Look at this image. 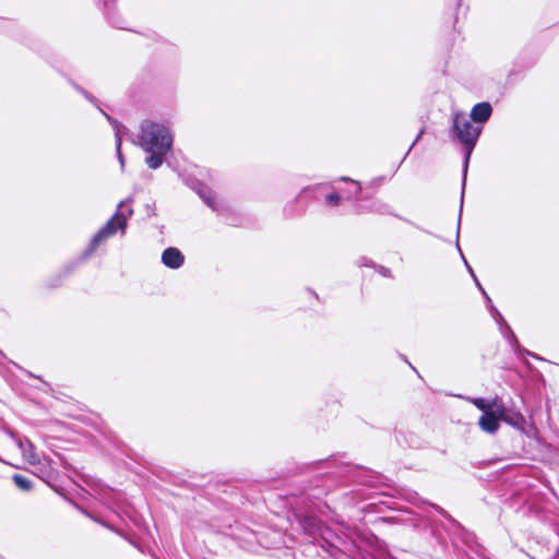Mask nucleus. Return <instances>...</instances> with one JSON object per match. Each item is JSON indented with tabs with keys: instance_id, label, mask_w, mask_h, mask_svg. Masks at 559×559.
Instances as JSON below:
<instances>
[{
	"instance_id": "nucleus-1",
	"label": "nucleus",
	"mask_w": 559,
	"mask_h": 559,
	"mask_svg": "<svg viewBox=\"0 0 559 559\" xmlns=\"http://www.w3.org/2000/svg\"><path fill=\"white\" fill-rule=\"evenodd\" d=\"M228 497L230 501L219 498L222 512L214 514L211 520L217 533L230 537L240 548L250 552H259L261 548L277 549L285 545V535L280 530H253L240 524L237 514L239 504L243 503L242 496L238 491H230Z\"/></svg>"
},
{
	"instance_id": "nucleus-2",
	"label": "nucleus",
	"mask_w": 559,
	"mask_h": 559,
	"mask_svg": "<svg viewBox=\"0 0 559 559\" xmlns=\"http://www.w3.org/2000/svg\"><path fill=\"white\" fill-rule=\"evenodd\" d=\"M306 542L316 548L317 555L332 559H395L382 547L368 550L366 543L358 544L334 534L321 520L306 515L300 521Z\"/></svg>"
},
{
	"instance_id": "nucleus-3",
	"label": "nucleus",
	"mask_w": 559,
	"mask_h": 559,
	"mask_svg": "<svg viewBox=\"0 0 559 559\" xmlns=\"http://www.w3.org/2000/svg\"><path fill=\"white\" fill-rule=\"evenodd\" d=\"M138 143L147 154L145 164L150 169H158L174 145V134L167 122L145 119L141 122Z\"/></svg>"
},
{
	"instance_id": "nucleus-4",
	"label": "nucleus",
	"mask_w": 559,
	"mask_h": 559,
	"mask_svg": "<svg viewBox=\"0 0 559 559\" xmlns=\"http://www.w3.org/2000/svg\"><path fill=\"white\" fill-rule=\"evenodd\" d=\"M474 122L463 112L455 111L452 116L450 136L460 142L463 146L461 201H464L467 171L472 153L483 131L481 126Z\"/></svg>"
},
{
	"instance_id": "nucleus-5",
	"label": "nucleus",
	"mask_w": 559,
	"mask_h": 559,
	"mask_svg": "<svg viewBox=\"0 0 559 559\" xmlns=\"http://www.w3.org/2000/svg\"><path fill=\"white\" fill-rule=\"evenodd\" d=\"M314 466L320 468L329 469L326 474L337 475L348 480L354 481L358 485L367 487L376 486L381 475L372 469L366 468L361 465H354L343 461H338L335 455H332L324 460H319L312 463Z\"/></svg>"
},
{
	"instance_id": "nucleus-6",
	"label": "nucleus",
	"mask_w": 559,
	"mask_h": 559,
	"mask_svg": "<svg viewBox=\"0 0 559 559\" xmlns=\"http://www.w3.org/2000/svg\"><path fill=\"white\" fill-rule=\"evenodd\" d=\"M132 200V197H129L126 200L119 202L115 214L92 237L87 248L81 254V260H86L88 257H91L104 239L114 236L117 231H121L122 234L126 233L128 227V219L133 214V209L129 205Z\"/></svg>"
},
{
	"instance_id": "nucleus-7",
	"label": "nucleus",
	"mask_w": 559,
	"mask_h": 559,
	"mask_svg": "<svg viewBox=\"0 0 559 559\" xmlns=\"http://www.w3.org/2000/svg\"><path fill=\"white\" fill-rule=\"evenodd\" d=\"M329 190H333V186L329 182L318 183L301 189L299 194L292 202L285 205L284 212L288 217L300 215L305 212L306 204L300 209H297L300 202L308 201H321L323 200V193Z\"/></svg>"
},
{
	"instance_id": "nucleus-8",
	"label": "nucleus",
	"mask_w": 559,
	"mask_h": 559,
	"mask_svg": "<svg viewBox=\"0 0 559 559\" xmlns=\"http://www.w3.org/2000/svg\"><path fill=\"white\" fill-rule=\"evenodd\" d=\"M497 411L500 414L501 421L515 428L519 431H525L527 423L524 415L520 411L510 408L504 404L497 406Z\"/></svg>"
},
{
	"instance_id": "nucleus-9",
	"label": "nucleus",
	"mask_w": 559,
	"mask_h": 559,
	"mask_svg": "<svg viewBox=\"0 0 559 559\" xmlns=\"http://www.w3.org/2000/svg\"><path fill=\"white\" fill-rule=\"evenodd\" d=\"M96 2L104 3V14L108 23L120 29H129L127 21L120 15V13L115 8L116 0H96Z\"/></svg>"
},
{
	"instance_id": "nucleus-10",
	"label": "nucleus",
	"mask_w": 559,
	"mask_h": 559,
	"mask_svg": "<svg viewBox=\"0 0 559 559\" xmlns=\"http://www.w3.org/2000/svg\"><path fill=\"white\" fill-rule=\"evenodd\" d=\"M83 261L84 260H81V257H80L78 260L67 263L58 273H56L55 275H52L51 277H49L47 280V283H46L47 287H49V288L59 287L62 284V282L69 275H71L75 271V269L79 266V264Z\"/></svg>"
},
{
	"instance_id": "nucleus-11",
	"label": "nucleus",
	"mask_w": 559,
	"mask_h": 559,
	"mask_svg": "<svg viewBox=\"0 0 559 559\" xmlns=\"http://www.w3.org/2000/svg\"><path fill=\"white\" fill-rule=\"evenodd\" d=\"M162 263L171 270L181 267L185 263V255L175 247L166 248L162 253Z\"/></svg>"
},
{
	"instance_id": "nucleus-12",
	"label": "nucleus",
	"mask_w": 559,
	"mask_h": 559,
	"mask_svg": "<svg viewBox=\"0 0 559 559\" xmlns=\"http://www.w3.org/2000/svg\"><path fill=\"white\" fill-rule=\"evenodd\" d=\"M492 110L493 109L490 103L480 102L473 106L468 118L475 124H484L490 119Z\"/></svg>"
},
{
	"instance_id": "nucleus-13",
	"label": "nucleus",
	"mask_w": 559,
	"mask_h": 559,
	"mask_svg": "<svg viewBox=\"0 0 559 559\" xmlns=\"http://www.w3.org/2000/svg\"><path fill=\"white\" fill-rule=\"evenodd\" d=\"M500 423L501 418L498 411L485 412V414H481L478 420L480 429L487 433H496L500 428Z\"/></svg>"
},
{
	"instance_id": "nucleus-14",
	"label": "nucleus",
	"mask_w": 559,
	"mask_h": 559,
	"mask_svg": "<svg viewBox=\"0 0 559 559\" xmlns=\"http://www.w3.org/2000/svg\"><path fill=\"white\" fill-rule=\"evenodd\" d=\"M500 332L502 336L508 341L511 348L513 349L514 354L521 359V354H528V349L523 347L514 332L512 331L511 326L507 323V321H503L501 325H499Z\"/></svg>"
},
{
	"instance_id": "nucleus-15",
	"label": "nucleus",
	"mask_w": 559,
	"mask_h": 559,
	"mask_svg": "<svg viewBox=\"0 0 559 559\" xmlns=\"http://www.w3.org/2000/svg\"><path fill=\"white\" fill-rule=\"evenodd\" d=\"M104 117L107 119V121L111 124L114 131H115V138H116V154L117 158L119 160V164L121 168L124 166V157L121 152V135H120V129H123L124 127L122 123H120L117 119L108 115L107 112H104Z\"/></svg>"
},
{
	"instance_id": "nucleus-16",
	"label": "nucleus",
	"mask_w": 559,
	"mask_h": 559,
	"mask_svg": "<svg viewBox=\"0 0 559 559\" xmlns=\"http://www.w3.org/2000/svg\"><path fill=\"white\" fill-rule=\"evenodd\" d=\"M369 211L371 212H374V213H378V214H381V215H393L400 219H403L404 222L419 228L415 223L411 222L409 219L394 213L392 211V207L388 204V203H384L382 201H379V200H376L373 201L370 206H369Z\"/></svg>"
},
{
	"instance_id": "nucleus-17",
	"label": "nucleus",
	"mask_w": 559,
	"mask_h": 559,
	"mask_svg": "<svg viewBox=\"0 0 559 559\" xmlns=\"http://www.w3.org/2000/svg\"><path fill=\"white\" fill-rule=\"evenodd\" d=\"M217 216L222 219V222L229 226H240L241 225V217L237 214H235L229 207L222 205L216 211Z\"/></svg>"
},
{
	"instance_id": "nucleus-18",
	"label": "nucleus",
	"mask_w": 559,
	"mask_h": 559,
	"mask_svg": "<svg viewBox=\"0 0 559 559\" xmlns=\"http://www.w3.org/2000/svg\"><path fill=\"white\" fill-rule=\"evenodd\" d=\"M198 194L212 211L216 212L222 206L216 202L213 191L206 186L201 185Z\"/></svg>"
},
{
	"instance_id": "nucleus-19",
	"label": "nucleus",
	"mask_w": 559,
	"mask_h": 559,
	"mask_svg": "<svg viewBox=\"0 0 559 559\" xmlns=\"http://www.w3.org/2000/svg\"><path fill=\"white\" fill-rule=\"evenodd\" d=\"M462 210H463V203L462 201L460 202V211H459V217H457V228H456V248L467 267V271L469 272L471 276L473 277L477 288H481V284L480 282L478 281L476 274L474 273L473 269L471 267V265L468 264V262L466 261L461 248H460V245H459V235H460V225H461V217H462Z\"/></svg>"
},
{
	"instance_id": "nucleus-20",
	"label": "nucleus",
	"mask_w": 559,
	"mask_h": 559,
	"mask_svg": "<svg viewBox=\"0 0 559 559\" xmlns=\"http://www.w3.org/2000/svg\"><path fill=\"white\" fill-rule=\"evenodd\" d=\"M12 480L17 488L23 491H31L33 489V481L29 477L22 474H13Z\"/></svg>"
},
{
	"instance_id": "nucleus-21",
	"label": "nucleus",
	"mask_w": 559,
	"mask_h": 559,
	"mask_svg": "<svg viewBox=\"0 0 559 559\" xmlns=\"http://www.w3.org/2000/svg\"><path fill=\"white\" fill-rule=\"evenodd\" d=\"M431 508H433L442 518H444L453 527L455 528H463L462 524L455 520L445 509L442 507L436 504V503H429Z\"/></svg>"
},
{
	"instance_id": "nucleus-22",
	"label": "nucleus",
	"mask_w": 559,
	"mask_h": 559,
	"mask_svg": "<svg viewBox=\"0 0 559 559\" xmlns=\"http://www.w3.org/2000/svg\"><path fill=\"white\" fill-rule=\"evenodd\" d=\"M400 436H404V441L408 444L409 448H420L423 444V441L420 438L413 432L403 433L399 432L396 435V439L400 441Z\"/></svg>"
},
{
	"instance_id": "nucleus-23",
	"label": "nucleus",
	"mask_w": 559,
	"mask_h": 559,
	"mask_svg": "<svg viewBox=\"0 0 559 559\" xmlns=\"http://www.w3.org/2000/svg\"><path fill=\"white\" fill-rule=\"evenodd\" d=\"M323 202L328 206H337L341 202V197L333 190H329L326 193H323Z\"/></svg>"
},
{
	"instance_id": "nucleus-24",
	"label": "nucleus",
	"mask_w": 559,
	"mask_h": 559,
	"mask_svg": "<svg viewBox=\"0 0 559 559\" xmlns=\"http://www.w3.org/2000/svg\"><path fill=\"white\" fill-rule=\"evenodd\" d=\"M471 403L476 406L483 414H485V412H490L492 411V403H490L489 401H487L486 399L484 397H473L469 400Z\"/></svg>"
},
{
	"instance_id": "nucleus-25",
	"label": "nucleus",
	"mask_w": 559,
	"mask_h": 559,
	"mask_svg": "<svg viewBox=\"0 0 559 559\" xmlns=\"http://www.w3.org/2000/svg\"><path fill=\"white\" fill-rule=\"evenodd\" d=\"M73 506H74L78 510H80L83 514H85L87 518L92 519L93 521H95V522H97V523L102 524L103 526H105V527L109 528L110 531H112V532H115V533L119 534L121 537H123V538H126V539H127V537H126L122 533H120L117 528H115V527H114V526H111L110 524H108V523H106V522H103V521L98 520L97 518H95L94 515H92L90 512H87L86 510H84L83 508H81L80 506H78L76 503H73Z\"/></svg>"
},
{
	"instance_id": "nucleus-26",
	"label": "nucleus",
	"mask_w": 559,
	"mask_h": 559,
	"mask_svg": "<svg viewBox=\"0 0 559 559\" xmlns=\"http://www.w3.org/2000/svg\"><path fill=\"white\" fill-rule=\"evenodd\" d=\"M486 306H487L491 317L495 319L496 323L498 325H501L503 323V321H506V320H504L503 316L500 313V311L495 307L490 297H487Z\"/></svg>"
},
{
	"instance_id": "nucleus-27",
	"label": "nucleus",
	"mask_w": 559,
	"mask_h": 559,
	"mask_svg": "<svg viewBox=\"0 0 559 559\" xmlns=\"http://www.w3.org/2000/svg\"><path fill=\"white\" fill-rule=\"evenodd\" d=\"M78 93L81 94L86 100L94 105L104 115L105 111L99 107L98 99L93 94H91L84 87L78 88Z\"/></svg>"
},
{
	"instance_id": "nucleus-28",
	"label": "nucleus",
	"mask_w": 559,
	"mask_h": 559,
	"mask_svg": "<svg viewBox=\"0 0 559 559\" xmlns=\"http://www.w3.org/2000/svg\"><path fill=\"white\" fill-rule=\"evenodd\" d=\"M56 472L51 469L49 465H45L40 468V478L50 485V481L55 479Z\"/></svg>"
},
{
	"instance_id": "nucleus-29",
	"label": "nucleus",
	"mask_w": 559,
	"mask_h": 559,
	"mask_svg": "<svg viewBox=\"0 0 559 559\" xmlns=\"http://www.w3.org/2000/svg\"><path fill=\"white\" fill-rule=\"evenodd\" d=\"M341 180H343V181H349V182L354 186L353 194H354L355 197H357V195L360 193V191H361L360 182L355 181V180H352V179H350V178H348V177H341Z\"/></svg>"
},
{
	"instance_id": "nucleus-30",
	"label": "nucleus",
	"mask_w": 559,
	"mask_h": 559,
	"mask_svg": "<svg viewBox=\"0 0 559 559\" xmlns=\"http://www.w3.org/2000/svg\"><path fill=\"white\" fill-rule=\"evenodd\" d=\"M377 272L379 274H381L383 277H388V278H392L393 275H392V272L389 267L386 266H383V265H374Z\"/></svg>"
},
{
	"instance_id": "nucleus-31",
	"label": "nucleus",
	"mask_w": 559,
	"mask_h": 559,
	"mask_svg": "<svg viewBox=\"0 0 559 559\" xmlns=\"http://www.w3.org/2000/svg\"><path fill=\"white\" fill-rule=\"evenodd\" d=\"M423 133H424V129H421V130L418 132V134L416 135L415 140L413 141V143L411 144V146L408 147V150H407V151H406V153L404 154V156H403V159H402V160H404V159L408 156L409 152H411V151H412V148L415 146V144L419 141V139L421 138Z\"/></svg>"
},
{
	"instance_id": "nucleus-32",
	"label": "nucleus",
	"mask_w": 559,
	"mask_h": 559,
	"mask_svg": "<svg viewBox=\"0 0 559 559\" xmlns=\"http://www.w3.org/2000/svg\"><path fill=\"white\" fill-rule=\"evenodd\" d=\"M524 356H530V357H533L534 359L536 360H544L543 357H540L539 355L528 350V354H521V358L524 357Z\"/></svg>"
},
{
	"instance_id": "nucleus-33",
	"label": "nucleus",
	"mask_w": 559,
	"mask_h": 559,
	"mask_svg": "<svg viewBox=\"0 0 559 559\" xmlns=\"http://www.w3.org/2000/svg\"><path fill=\"white\" fill-rule=\"evenodd\" d=\"M68 82L69 84L78 92V88H81L82 86L79 85L75 81H73L72 79L68 78Z\"/></svg>"
},
{
	"instance_id": "nucleus-34",
	"label": "nucleus",
	"mask_w": 559,
	"mask_h": 559,
	"mask_svg": "<svg viewBox=\"0 0 559 559\" xmlns=\"http://www.w3.org/2000/svg\"><path fill=\"white\" fill-rule=\"evenodd\" d=\"M344 495H345V496H349V495H350V496L353 497V499H355V498L362 499V498L360 497V492H358V491H350V492H346V493H344Z\"/></svg>"
},
{
	"instance_id": "nucleus-35",
	"label": "nucleus",
	"mask_w": 559,
	"mask_h": 559,
	"mask_svg": "<svg viewBox=\"0 0 559 559\" xmlns=\"http://www.w3.org/2000/svg\"><path fill=\"white\" fill-rule=\"evenodd\" d=\"M478 289L481 292V294H483V296L485 298V301L487 302V297H489L488 294L486 293V290L484 289L483 286H481V288H478Z\"/></svg>"
},
{
	"instance_id": "nucleus-36",
	"label": "nucleus",
	"mask_w": 559,
	"mask_h": 559,
	"mask_svg": "<svg viewBox=\"0 0 559 559\" xmlns=\"http://www.w3.org/2000/svg\"><path fill=\"white\" fill-rule=\"evenodd\" d=\"M401 357H402V360H405L412 367V369L416 371V369L411 365V362L407 361L405 356H401Z\"/></svg>"
},
{
	"instance_id": "nucleus-37",
	"label": "nucleus",
	"mask_w": 559,
	"mask_h": 559,
	"mask_svg": "<svg viewBox=\"0 0 559 559\" xmlns=\"http://www.w3.org/2000/svg\"><path fill=\"white\" fill-rule=\"evenodd\" d=\"M127 540H128L130 544H132L134 547H136V548H139V549H140V547H139V545H138L136 543H134V542H133V540H131V539H127Z\"/></svg>"
},
{
	"instance_id": "nucleus-38",
	"label": "nucleus",
	"mask_w": 559,
	"mask_h": 559,
	"mask_svg": "<svg viewBox=\"0 0 559 559\" xmlns=\"http://www.w3.org/2000/svg\"><path fill=\"white\" fill-rule=\"evenodd\" d=\"M558 554H559V549L556 550V554L551 557V559H556Z\"/></svg>"
},
{
	"instance_id": "nucleus-39",
	"label": "nucleus",
	"mask_w": 559,
	"mask_h": 559,
	"mask_svg": "<svg viewBox=\"0 0 559 559\" xmlns=\"http://www.w3.org/2000/svg\"><path fill=\"white\" fill-rule=\"evenodd\" d=\"M373 539L376 540L377 544L379 543L378 537L373 536Z\"/></svg>"
},
{
	"instance_id": "nucleus-40",
	"label": "nucleus",
	"mask_w": 559,
	"mask_h": 559,
	"mask_svg": "<svg viewBox=\"0 0 559 559\" xmlns=\"http://www.w3.org/2000/svg\"><path fill=\"white\" fill-rule=\"evenodd\" d=\"M0 355H2V352L0 350Z\"/></svg>"
},
{
	"instance_id": "nucleus-41",
	"label": "nucleus",
	"mask_w": 559,
	"mask_h": 559,
	"mask_svg": "<svg viewBox=\"0 0 559 559\" xmlns=\"http://www.w3.org/2000/svg\"><path fill=\"white\" fill-rule=\"evenodd\" d=\"M0 355H2V352L0 350Z\"/></svg>"
}]
</instances>
